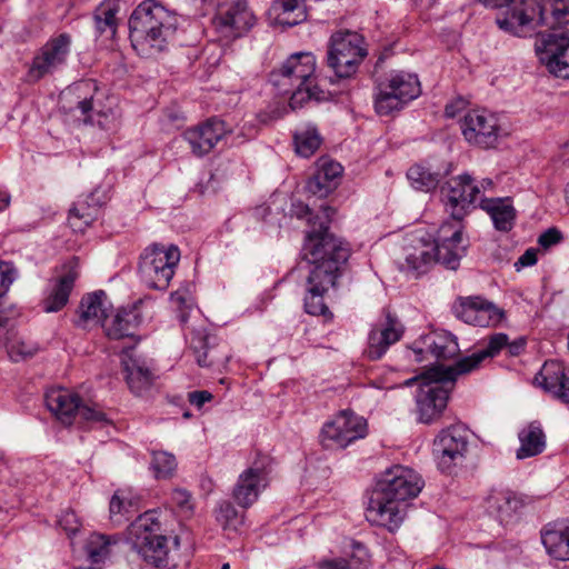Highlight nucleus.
<instances>
[{"instance_id": "nucleus-14", "label": "nucleus", "mask_w": 569, "mask_h": 569, "mask_svg": "<svg viewBox=\"0 0 569 569\" xmlns=\"http://www.w3.org/2000/svg\"><path fill=\"white\" fill-rule=\"evenodd\" d=\"M71 42L68 33L50 38L32 59L28 70L29 81L37 82L63 66L70 53Z\"/></svg>"}, {"instance_id": "nucleus-64", "label": "nucleus", "mask_w": 569, "mask_h": 569, "mask_svg": "<svg viewBox=\"0 0 569 569\" xmlns=\"http://www.w3.org/2000/svg\"><path fill=\"white\" fill-rule=\"evenodd\" d=\"M243 141H244V138L242 137V134H238L236 137H232V139L230 141V146L241 144Z\"/></svg>"}, {"instance_id": "nucleus-12", "label": "nucleus", "mask_w": 569, "mask_h": 569, "mask_svg": "<svg viewBox=\"0 0 569 569\" xmlns=\"http://www.w3.org/2000/svg\"><path fill=\"white\" fill-rule=\"evenodd\" d=\"M362 39L355 32H337L331 37L328 51V66L339 78H348L356 73L358 66L366 57Z\"/></svg>"}, {"instance_id": "nucleus-10", "label": "nucleus", "mask_w": 569, "mask_h": 569, "mask_svg": "<svg viewBox=\"0 0 569 569\" xmlns=\"http://www.w3.org/2000/svg\"><path fill=\"white\" fill-rule=\"evenodd\" d=\"M420 93L421 87L416 74L393 71L376 88L375 110L380 116L392 114L402 110Z\"/></svg>"}, {"instance_id": "nucleus-48", "label": "nucleus", "mask_w": 569, "mask_h": 569, "mask_svg": "<svg viewBox=\"0 0 569 569\" xmlns=\"http://www.w3.org/2000/svg\"><path fill=\"white\" fill-rule=\"evenodd\" d=\"M132 506L128 493L124 490H117L110 499L109 513L113 522H121L123 516L129 511Z\"/></svg>"}, {"instance_id": "nucleus-53", "label": "nucleus", "mask_w": 569, "mask_h": 569, "mask_svg": "<svg viewBox=\"0 0 569 569\" xmlns=\"http://www.w3.org/2000/svg\"><path fill=\"white\" fill-rule=\"evenodd\" d=\"M77 416L90 425L109 422L107 415L96 405L87 406L81 403Z\"/></svg>"}, {"instance_id": "nucleus-17", "label": "nucleus", "mask_w": 569, "mask_h": 569, "mask_svg": "<svg viewBox=\"0 0 569 569\" xmlns=\"http://www.w3.org/2000/svg\"><path fill=\"white\" fill-rule=\"evenodd\" d=\"M460 128L466 141L480 148H491L498 140V119L487 110L468 111L460 122Z\"/></svg>"}, {"instance_id": "nucleus-54", "label": "nucleus", "mask_w": 569, "mask_h": 569, "mask_svg": "<svg viewBox=\"0 0 569 569\" xmlns=\"http://www.w3.org/2000/svg\"><path fill=\"white\" fill-rule=\"evenodd\" d=\"M348 555L356 563L363 567L365 569H369V567L371 565L370 563V553L362 543L352 540L351 541V551L348 552Z\"/></svg>"}, {"instance_id": "nucleus-37", "label": "nucleus", "mask_w": 569, "mask_h": 569, "mask_svg": "<svg viewBox=\"0 0 569 569\" xmlns=\"http://www.w3.org/2000/svg\"><path fill=\"white\" fill-rule=\"evenodd\" d=\"M322 137L312 123L299 126L293 133V147L299 157L310 158L322 144Z\"/></svg>"}, {"instance_id": "nucleus-39", "label": "nucleus", "mask_w": 569, "mask_h": 569, "mask_svg": "<svg viewBox=\"0 0 569 569\" xmlns=\"http://www.w3.org/2000/svg\"><path fill=\"white\" fill-rule=\"evenodd\" d=\"M118 12L119 4L114 0H106L97 7L93 13V22L99 36L106 33L113 37L116 34L118 27Z\"/></svg>"}, {"instance_id": "nucleus-16", "label": "nucleus", "mask_w": 569, "mask_h": 569, "mask_svg": "<svg viewBox=\"0 0 569 569\" xmlns=\"http://www.w3.org/2000/svg\"><path fill=\"white\" fill-rule=\"evenodd\" d=\"M536 52L550 73L569 79V37L567 34H541L536 42Z\"/></svg>"}, {"instance_id": "nucleus-20", "label": "nucleus", "mask_w": 569, "mask_h": 569, "mask_svg": "<svg viewBox=\"0 0 569 569\" xmlns=\"http://www.w3.org/2000/svg\"><path fill=\"white\" fill-rule=\"evenodd\" d=\"M133 547L142 559L157 567L173 566L171 552L179 547V536H133Z\"/></svg>"}, {"instance_id": "nucleus-33", "label": "nucleus", "mask_w": 569, "mask_h": 569, "mask_svg": "<svg viewBox=\"0 0 569 569\" xmlns=\"http://www.w3.org/2000/svg\"><path fill=\"white\" fill-rule=\"evenodd\" d=\"M101 202L97 199L96 192L86 198L78 199L69 210L68 222L74 231H83L100 212Z\"/></svg>"}, {"instance_id": "nucleus-24", "label": "nucleus", "mask_w": 569, "mask_h": 569, "mask_svg": "<svg viewBox=\"0 0 569 569\" xmlns=\"http://www.w3.org/2000/svg\"><path fill=\"white\" fill-rule=\"evenodd\" d=\"M535 382L555 399L569 403V369L563 362L546 361L536 375Z\"/></svg>"}, {"instance_id": "nucleus-45", "label": "nucleus", "mask_w": 569, "mask_h": 569, "mask_svg": "<svg viewBox=\"0 0 569 569\" xmlns=\"http://www.w3.org/2000/svg\"><path fill=\"white\" fill-rule=\"evenodd\" d=\"M111 540L108 536H91L86 543V553L92 563L103 562L110 555Z\"/></svg>"}, {"instance_id": "nucleus-5", "label": "nucleus", "mask_w": 569, "mask_h": 569, "mask_svg": "<svg viewBox=\"0 0 569 569\" xmlns=\"http://www.w3.org/2000/svg\"><path fill=\"white\" fill-rule=\"evenodd\" d=\"M316 57L312 52L292 53L278 69L271 71L269 82L279 94L290 96L292 110L303 107L308 101L326 100L327 96L315 83Z\"/></svg>"}, {"instance_id": "nucleus-18", "label": "nucleus", "mask_w": 569, "mask_h": 569, "mask_svg": "<svg viewBox=\"0 0 569 569\" xmlns=\"http://www.w3.org/2000/svg\"><path fill=\"white\" fill-rule=\"evenodd\" d=\"M525 506V497L510 489H492L486 499L488 515L505 530L513 529Z\"/></svg>"}, {"instance_id": "nucleus-9", "label": "nucleus", "mask_w": 569, "mask_h": 569, "mask_svg": "<svg viewBox=\"0 0 569 569\" xmlns=\"http://www.w3.org/2000/svg\"><path fill=\"white\" fill-rule=\"evenodd\" d=\"M180 261L177 246L152 243L140 254L138 272L141 281L150 289L166 290Z\"/></svg>"}, {"instance_id": "nucleus-47", "label": "nucleus", "mask_w": 569, "mask_h": 569, "mask_svg": "<svg viewBox=\"0 0 569 569\" xmlns=\"http://www.w3.org/2000/svg\"><path fill=\"white\" fill-rule=\"evenodd\" d=\"M407 264L413 270L420 271L422 268L432 261L439 262L436 251L432 250V244H421L416 247L412 252L406 257Z\"/></svg>"}, {"instance_id": "nucleus-8", "label": "nucleus", "mask_w": 569, "mask_h": 569, "mask_svg": "<svg viewBox=\"0 0 569 569\" xmlns=\"http://www.w3.org/2000/svg\"><path fill=\"white\" fill-rule=\"evenodd\" d=\"M98 87L93 80H82L68 87L60 94V108L76 120L84 123H97L109 129L114 120L111 107L104 109L97 98Z\"/></svg>"}, {"instance_id": "nucleus-63", "label": "nucleus", "mask_w": 569, "mask_h": 569, "mask_svg": "<svg viewBox=\"0 0 569 569\" xmlns=\"http://www.w3.org/2000/svg\"><path fill=\"white\" fill-rule=\"evenodd\" d=\"M10 203V196L0 191V211L4 210Z\"/></svg>"}, {"instance_id": "nucleus-44", "label": "nucleus", "mask_w": 569, "mask_h": 569, "mask_svg": "<svg viewBox=\"0 0 569 569\" xmlns=\"http://www.w3.org/2000/svg\"><path fill=\"white\" fill-rule=\"evenodd\" d=\"M216 520L223 530L237 531L243 522V516L240 515L230 501H221L216 511Z\"/></svg>"}, {"instance_id": "nucleus-36", "label": "nucleus", "mask_w": 569, "mask_h": 569, "mask_svg": "<svg viewBox=\"0 0 569 569\" xmlns=\"http://www.w3.org/2000/svg\"><path fill=\"white\" fill-rule=\"evenodd\" d=\"M520 447L517 458L525 459L541 453L546 447L545 433L539 422H531L519 432Z\"/></svg>"}, {"instance_id": "nucleus-29", "label": "nucleus", "mask_w": 569, "mask_h": 569, "mask_svg": "<svg viewBox=\"0 0 569 569\" xmlns=\"http://www.w3.org/2000/svg\"><path fill=\"white\" fill-rule=\"evenodd\" d=\"M402 332V325L388 315L385 326L381 329H373L369 335L366 350L368 358L371 360L380 359L387 349L401 338Z\"/></svg>"}, {"instance_id": "nucleus-7", "label": "nucleus", "mask_w": 569, "mask_h": 569, "mask_svg": "<svg viewBox=\"0 0 569 569\" xmlns=\"http://www.w3.org/2000/svg\"><path fill=\"white\" fill-rule=\"evenodd\" d=\"M513 18V23L508 18L499 20V29L517 37H527L538 27H547L556 30L569 24V0H545L539 3L537 0H522Z\"/></svg>"}, {"instance_id": "nucleus-3", "label": "nucleus", "mask_w": 569, "mask_h": 569, "mask_svg": "<svg viewBox=\"0 0 569 569\" xmlns=\"http://www.w3.org/2000/svg\"><path fill=\"white\" fill-rule=\"evenodd\" d=\"M421 476L409 467L395 465L378 478L366 509L367 520L392 532L405 520L407 500L423 488Z\"/></svg>"}, {"instance_id": "nucleus-19", "label": "nucleus", "mask_w": 569, "mask_h": 569, "mask_svg": "<svg viewBox=\"0 0 569 569\" xmlns=\"http://www.w3.org/2000/svg\"><path fill=\"white\" fill-rule=\"evenodd\" d=\"M232 130L218 118H210L203 123L189 128L183 132L191 152L197 157L209 153L220 141H228Z\"/></svg>"}, {"instance_id": "nucleus-23", "label": "nucleus", "mask_w": 569, "mask_h": 569, "mask_svg": "<svg viewBox=\"0 0 569 569\" xmlns=\"http://www.w3.org/2000/svg\"><path fill=\"white\" fill-rule=\"evenodd\" d=\"M268 483V472L264 463L256 461L239 475L232 490V497L238 506L247 509L258 500Z\"/></svg>"}, {"instance_id": "nucleus-11", "label": "nucleus", "mask_w": 569, "mask_h": 569, "mask_svg": "<svg viewBox=\"0 0 569 569\" xmlns=\"http://www.w3.org/2000/svg\"><path fill=\"white\" fill-rule=\"evenodd\" d=\"M367 433L368 423L363 417L341 410L322 426L319 438L326 449H345Z\"/></svg>"}, {"instance_id": "nucleus-57", "label": "nucleus", "mask_w": 569, "mask_h": 569, "mask_svg": "<svg viewBox=\"0 0 569 569\" xmlns=\"http://www.w3.org/2000/svg\"><path fill=\"white\" fill-rule=\"evenodd\" d=\"M212 398V393L207 390H197L188 395L189 402L197 408H201L206 402L211 401Z\"/></svg>"}, {"instance_id": "nucleus-31", "label": "nucleus", "mask_w": 569, "mask_h": 569, "mask_svg": "<svg viewBox=\"0 0 569 569\" xmlns=\"http://www.w3.org/2000/svg\"><path fill=\"white\" fill-rule=\"evenodd\" d=\"M141 322V315L137 308L120 309L111 318L102 322L106 336L112 340L133 338L134 331Z\"/></svg>"}, {"instance_id": "nucleus-61", "label": "nucleus", "mask_w": 569, "mask_h": 569, "mask_svg": "<svg viewBox=\"0 0 569 569\" xmlns=\"http://www.w3.org/2000/svg\"><path fill=\"white\" fill-rule=\"evenodd\" d=\"M465 107L463 100H458L446 106L445 113L448 118H455L458 112Z\"/></svg>"}, {"instance_id": "nucleus-13", "label": "nucleus", "mask_w": 569, "mask_h": 569, "mask_svg": "<svg viewBox=\"0 0 569 569\" xmlns=\"http://www.w3.org/2000/svg\"><path fill=\"white\" fill-rule=\"evenodd\" d=\"M469 430L462 423H455L443 428L436 436L432 443V455L438 468L450 471L461 463L468 450Z\"/></svg>"}, {"instance_id": "nucleus-38", "label": "nucleus", "mask_w": 569, "mask_h": 569, "mask_svg": "<svg viewBox=\"0 0 569 569\" xmlns=\"http://www.w3.org/2000/svg\"><path fill=\"white\" fill-rule=\"evenodd\" d=\"M78 276L79 273L76 270H69L58 280L52 292L44 300L43 309L46 312H57L67 305Z\"/></svg>"}, {"instance_id": "nucleus-1", "label": "nucleus", "mask_w": 569, "mask_h": 569, "mask_svg": "<svg viewBox=\"0 0 569 569\" xmlns=\"http://www.w3.org/2000/svg\"><path fill=\"white\" fill-rule=\"evenodd\" d=\"M298 218L309 217L311 229L307 232L303 243V256L313 267L307 278L305 310L312 316H326L329 309L323 296L336 284L341 267L350 257V249L342 240L329 232L330 216L333 209L322 207V216H312L308 206H299Z\"/></svg>"}, {"instance_id": "nucleus-6", "label": "nucleus", "mask_w": 569, "mask_h": 569, "mask_svg": "<svg viewBox=\"0 0 569 569\" xmlns=\"http://www.w3.org/2000/svg\"><path fill=\"white\" fill-rule=\"evenodd\" d=\"M460 375L456 365L449 367L439 365L425 370L418 377L406 380V386H411L415 381L419 382L416 395V411L419 422L430 425L440 419Z\"/></svg>"}, {"instance_id": "nucleus-15", "label": "nucleus", "mask_w": 569, "mask_h": 569, "mask_svg": "<svg viewBox=\"0 0 569 569\" xmlns=\"http://www.w3.org/2000/svg\"><path fill=\"white\" fill-rule=\"evenodd\" d=\"M212 22L219 36L231 41L248 33L256 24L257 18L246 0H237L221 8Z\"/></svg>"}, {"instance_id": "nucleus-59", "label": "nucleus", "mask_w": 569, "mask_h": 569, "mask_svg": "<svg viewBox=\"0 0 569 569\" xmlns=\"http://www.w3.org/2000/svg\"><path fill=\"white\" fill-rule=\"evenodd\" d=\"M317 569H350L346 559H323L317 563Z\"/></svg>"}, {"instance_id": "nucleus-2", "label": "nucleus", "mask_w": 569, "mask_h": 569, "mask_svg": "<svg viewBox=\"0 0 569 569\" xmlns=\"http://www.w3.org/2000/svg\"><path fill=\"white\" fill-rule=\"evenodd\" d=\"M493 189L489 178L476 180L469 173H462L448 179L440 188L441 201L451 220L445 221L436 232L432 250L436 251L439 263L450 270L459 267L465 256L467 242L463 239V218L477 208L481 190Z\"/></svg>"}, {"instance_id": "nucleus-30", "label": "nucleus", "mask_w": 569, "mask_h": 569, "mask_svg": "<svg viewBox=\"0 0 569 569\" xmlns=\"http://www.w3.org/2000/svg\"><path fill=\"white\" fill-rule=\"evenodd\" d=\"M133 351V347L123 349L121 363L130 390L136 395H141L152 385L153 377L149 368L134 356Z\"/></svg>"}, {"instance_id": "nucleus-55", "label": "nucleus", "mask_w": 569, "mask_h": 569, "mask_svg": "<svg viewBox=\"0 0 569 569\" xmlns=\"http://www.w3.org/2000/svg\"><path fill=\"white\" fill-rule=\"evenodd\" d=\"M561 239V232L556 228H550L540 234L538 243L543 248H549L553 244L559 243Z\"/></svg>"}, {"instance_id": "nucleus-32", "label": "nucleus", "mask_w": 569, "mask_h": 569, "mask_svg": "<svg viewBox=\"0 0 569 569\" xmlns=\"http://www.w3.org/2000/svg\"><path fill=\"white\" fill-rule=\"evenodd\" d=\"M110 308L104 291L99 290L82 297L79 306V317L76 321L78 327L86 328L89 325H98L107 318Z\"/></svg>"}, {"instance_id": "nucleus-35", "label": "nucleus", "mask_w": 569, "mask_h": 569, "mask_svg": "<svg viewBox=\"0 0 569 569\" xmlns=\"http://www.w3.org/2000/svg\"><path fill=\"white\" fill-rule=\"evenodd\" d=\"M307 0H277L271 10L278 24L293 27L307 19Z\"/></svg>"}, {"instance_id": "nucleus-58", "label": "nucleus", "mask_w": 569, "mask_h": 569, "mask_svg": "<svg viewBox=\"0 0 569 569\" xmlns=\"http://www.w3.org/2000/svg\"><path fill=\"white\" fill-rule=\"evenodd\" d=\"M540 533H569V519L550 522L541 530Z\"/></svg>"}, {"instance_id": "nucleus-60", "label": "nucleus", "mask_w": 569, "mask_h": 569, "mask_svg": "<svg viewBox=\"0 0 569 569\" xmlns=\"http://www.w3.org/2000/svg\"><path fill=\"white\" fill-rule=\"evenodd\" d=\"M525 347L526 340L523 338H518L512 342L508 341L506 349L510 356H518L525 350Z\"/></svg>"}, {"instance_id": "nucleus-52", "label": "nucleus", "mask_w": 569, "mask_h": 569, "mask_svg": "<svg viewBox=\"0 0 569 569\" xmlns=\"http://www.w3.org/2000/svg\"><path fill=\"white\" fill-rule=\"evenodd\" d=\"M18 277V270L11 262L0 261V298L3 297Z\"/></svg>"}, {"instance_id": "nucleus-43", "label": "nucleus", "mask_w": 569, "mask_h": 569, "mask_svg": "<svg viewBox=\"0 0 569 569\" xmlns=\"http://www.w3.org/2000/svg\"><path fill=\"white\" fill-rule=\"evenodd\" d=\"M151 469L157 479H169L177 470L176 457L168 451H153Z\"/></svg>"}, {"instance_id": "nucleus-49", "label": "nucleus", "mask_w": 569, "mask_h": 569, "mask_svg": "<svg viewBox=\"0 0 569 569\" xmlns=\"http://www.w3.org/2000/svg\"><path fill=\"white\" fill-rule=\"evenodd\" d=\"M482 4L490 8H503L506 7V11L501 12L497 16L496 22L499 26V20L503 18H508L513 23H518V19L513 18L516 10L521 7L522 0H479Z\"/></svg>"}, {"instance_id": "nucleus-25", "label": "nucleus", "mask_w": 569, "mask_h": 569, "mask_svg": "<svg viewBox=\"0 0 569 569\" xmlns=\"http://www.w3.org/2000/svg\"><path fill=\"white\" fill-rule=\"evenodd\" d=\"M186 337L200 367H219L228 361L227 353L211 342L214 338L210 337L203 327L192 328Z\"/></svg>"}, {"instance_id": "nucleus-27", "label": "nucleus", "mask_w": 569, "mask_h": 569, "mask_svg": "<svg viewBox=\"0 0 569 569\" xmlns=\"http://www.w3.org/2000/svg\"><path fill=\"white\" fill-rule=\"evenodd\" d=\"M486 191L481 190L477 200V207L486 211L498 231L508 232L510 231L516 221V209L512 206L510 198H486L482 193Z\"/></svg>"}, {"instance_id": "nucleus-21", "label": "nucleus", "mask_w": 569, "mask_h": 569, "mask_svg": "<svg viewBox=\"0 0 569 569\" xmlns=\"http://www.w3.org/2000/svg\"><path fill=\"white\" fill-rule=\"evenodd\" d=\"M411 349L417 362L423 361L426 353H430L437 360H448L460 352L457 338L445 330H436L420 336L413 341Z\"/></svg>"}, {"instance_id": "nucleus-22", "label": "nucleus", "mask_w": 569, "mask_h": 569, "mask_svg": "<svg viewBox=\"0 0 569 569\" xmlns=\"http://www.w3.org/2000/svg\"><path fill=\"white\" fill-rule=\"evenodd\" d=\"M455 315L466 323L479 327L499 325L505 311L481 297H469L459 301L453 308Z\"/></svg>"}, {"instance_id": "nucleus-26", "label": "nucleus", "mask_w": 569, "mask_h": 569, "mask_svg": "<svg viewBox=\"0 0 569 569\" xmlns=\"http://www.w3.org/2000/svg\"><path fill=\"white\" fill-rule=\"evenodd\" d=\"M44 402L50 412L66 426L73 422L81 406L80 397L62 387L48 389L44 395Z\"/></svg>"}, {"instance_id": "nucleus-56", "label": "nucleus", "mask_w": 569, "mask_h": 569, "mask_svg": "<svg viewBox=\"0 0 569 569\" xmlns=\"http://www.w3.org/2000/svg\"><path fill=\"white\" fill-rule=\"evenodd\" d=\"M537 262V250L533 248L527 249L523 254H521L518 260L515 262V268L517 271H520L525 267H530L536 264Z\"/></svg>"}, {"instance_id": "nucleus-51", "label": "nucleus", "mask_w": 569, "mask_h": 569, "mask_svg": "<svg viewBox=\"0 0 569 569\" xmlns=\"http://www.w3.org/2000/svg\"><path fill=\"white\" fill-rule=\"evenodd\" d=\"M57 525L66 533H79L82 528L79 517L72 510L63 511L59 516Z\"/></svg>"}, {"instance_id": "nucleus-46", "label": "nucleus", "mask_w": 569, "mask_h": 569, "mask_svg": "<svg viewBox=\"0 0 569 569\" xmlns=\"http://www.w3.org/2000/svg\"><path fill=\"white\" fill-rule=\"evenodd\" d=\"M548 555L556 560H569V536H541Z\"/></svg>"}, {"instance_id": "nucleus-41", "label": "nucleus", "mask_w": 569, "mask_h": 569, "mask_svg": "<svg viewBox=\"0 0 569 569\" xmlns=\"http://www.w3.org/2000/svg\"><path fill=\"white\" fill-rule=\"evenodd\" d=\"M407 177L416 190L423 192H429L436 189L440 180V174L438 172H431L428 168L421 164L412 166L408 170Z\"/></svg>"}, {"instance_id": "nucleus-34", "label": "nucleus", "mask_w": 569, "mask_h": 569, "mask_svg": "<svg viewBox=\"0 0 569 569\" xmlns=\"http://www.w3.org/2000/svg\"><path fill=\"white\" fill-rule=\"evenodd\" d=\"M508 345V336L506 333H495L489 337L486 348L473 352L470 356L461 358L457 361L456 369L460 373H470L478 369L481 362L487 358H493Z\"/></svg>"}, {"instance_id": "nucleus-42", "label": "nucleus", "mask_w": 569, "mask_h": 569, "mask_svg": "<svg viewBox=\"0 0 569 569\" xmlns=\"http://www.w3.org/2000/svg\"><path fill=\"white\" fill-rule=\"evenodd\" d=\"M159 509L148 510L140 515L130 526L131 533H154L166 530Z\"/></svg>"}, {"instance_id": "nucleus-62", "label": "nucleus", "mask_w": 569, "mask_h": 569, "mask_svg": "<svg viewBox=\"0 0 569 569\" xmlns=\"http://www.w3.org/2000/svg\"><path fill=\"white\" fill-rule=\"evenodd\" d=\"M170 300H171L172 305H174L179 308H183V307L188 306V299L186 298L184 293H182L180 291L172 292L170 296Z\"/></svg>"}, {"instance_id": "nucleus-4", "label": "nucleus", "mask_w": 569, "mask_h": 569, "mask_svg": "<svg viewBox=\"0 0 569 569\" xmlns=\"http://www.w3.org/2000/svg\"><path fill=\"white\" fill-rule=\"evenodd\" d=\"M177 17L154 0L142 1L129 18L132 47L143 57L162 52L177 29Z\"/></svg>"}, {"instance_id": "nucleus-28", "label": "nucleus", "mask_w": 569, "mask_h": 569, "mask_svg": "<svg viewBox=\"0 0 569 569\" xmlns=\"http://www.w3.org/2000/svg\"><path fill=\"white\" fill-rule=\"evenodd\" d=\"M341 174L340 163L321 158L317 162L316 173L307 182V189L319 198L327 197L337 187Z\"/></svg>"}, {"instance_id": "nucleus-40", "label": "nucleus", "mask_w": 569, "mask_h": 569, "mask_svg": "<svg viewBox=\"0 0 569 569\" xmlns=\"http://www.w3.org/2000/svg\"><path fill=\"white\" fill-rule=\"evenodd\" d=\"M4 345L10 359L16 362L30 358L38 351L37 343L13 331L7 332Z\"/></svg>"}, {"instance_id": "nucleus-50", "label": "nucleus", "mask_w": 569, "mask_h": 569, "mask_svg": "<svg viewBox=\"0 0 569 569\" xmlns=\"http://www.w3.org/2000/svg\"><path fill=\"white\" fill-rule=\"evenodd\" d=\"M171 501L176 506L178 512L189 517L193 512V502L191 495L183 489H174L171 493Z\"/></svg>"}]
</instances>
